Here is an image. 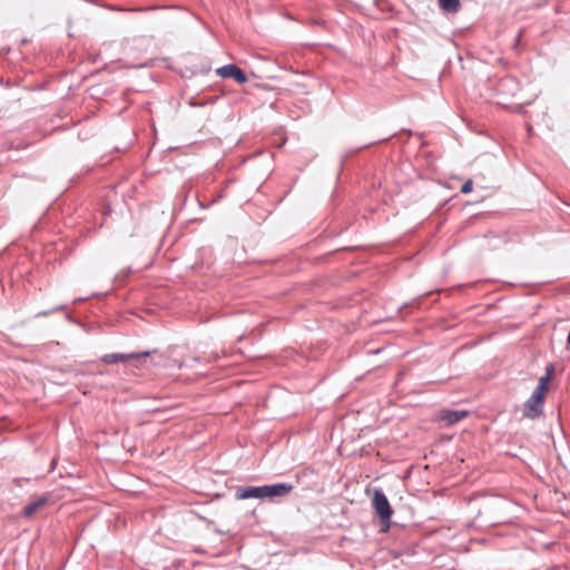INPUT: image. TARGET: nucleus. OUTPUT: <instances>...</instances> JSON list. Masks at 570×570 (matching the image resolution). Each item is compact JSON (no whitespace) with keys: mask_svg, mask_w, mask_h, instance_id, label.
Returning <instances> with one entry per match:
<instances>
[{"mask_svg":"<svg viewBox=\"0 0 570 570\" xmlns=\"http://www.w3.org/2000/svg\"><path fill=\"white\" fill-rule=\"evenodd\" d=\"M292 490L293 485L286 483L263 487L238 488L235 493V497L238 500L285 497L288 493H291Z\"/></svg>","mask_w":570,"mask_h":570,"instance_id":"f257e3e1","label":"nucleus"},{"mask_svg":"<svg viewBox=\"0 0 570 570\" xmlns=\"http://www.w3.org/2000/svg\"><path fill=\"white\" fill-rule=\"evenodd\" d=\"M372 504L381 519L382 522V531H387L390 528V515L391 509L390 503L385 494L380 490H374Z\"/></svg>","mask_w":570,"mask_h":570,"instance_id":"f03ea898","label":"nucleus"},{"mask_svg":"<svg viewBox=\"0 0 570 570\" xmlns=\"http://www.w3.org/2000/svg\"><path fill=\"white\" fill-rule=\"evenodd\" d=\"M149 352L137 354L112 353L106 354L105 356H102L101 360L106 364L134 362V365L136 367H139L142 365V358L146 360L149 356Z\"/></svg>","mask_w":570,"mask_h":570,"instance_id":"7ed1b4c3","label":"nucleus"},{"mask_svg":"<svg viewBox=\"0 0 570 570\" xmlns=\"http://www.w3.org/2000/svg\"><path fill=\"white\" fill-rule=\"evenodd\" d=\"M546 396L533 391L532 395L523 405V415L529 419H537L542 414Z\"/></svg>","mask_w":570,"mask_h":570,"instance_id":"20e7f679","label":"nucleus"},{"mask_svg":"<svg viewBox=\"0 0 570 570\" xmlns=\"http://www.w3.org/2000/svg\"><path fill=\"white\" fill-rule=\"evenodd\" d=\"M216 75L222 78H232L237 83H245L247 77L244 71L236 65H226L216 69Z\"/></svg>","mask_w":570,"mask_h":570,"instance_id":"39448f33","label":"nucleus"},{"mask_svg":"<svg viewBox=\"0 0 570 570\" xmlns=\"http://www.w3.org/2000/svg\"><path fill=\"white\" fill-rule=\"evenodd\" d=\"M468 415L469 412L465 410H441L439 412V420L445 422L446 425H453L460 422L461 420L465 419Z\"/></svg>","mask_w":570,"mask_h":570,"instance_id":"423d86ee","label":"nucleus"},{"mask_svg":"<svg viewBox=\"0 0 570 570\" xmlns=\"http://www.w3.org/2000/svg\"><path fill=\"white\" fill-rule=\"evenodd\" d=\"M49 495L48 494H43L41 495L40 498H38L37 500L30 502L29 504H27L23 509V515L26 518H31L33 517L40 509H42L48 502H49Z\"/></svg>","mask_w":570,"mask_h":570,"instance_id":"0eeeda50","label":"nucleus"},{"mask_svg":"<svg viewBox=\"0 0 570 570\" xmlns=\"http://www.w3.org/2000/svg\"><path fill=\"white\" fill-rule=\"evenodd\" d=\"M552 375H553V366L549 365L547 367L546 375L539 380V383H538L537 387L534 389V391L546 396L548 389H549V383L552 379Z\"/></svg>","mask_w":570,"mask_h":570,"instance_id":"6e6552de","label":"nucleus"},{"mask_svg":"<svg viewBox=\"0 0 570 570\" xmlns=\"http://www.w3.org/2000/svg\"><path fill=\"white\" fill-rule=\"evenodd\" d=\"M440 8L449 13H455L461 8L460 0H438Z\"/></svg>","mask_w":570,"mask_h":570,"instance_id":"1a4fd4ad","label":"nucleus"},{"mask_svg":"<svg viewBox=\"0 0 570 570\" xmlns=\"http://www.w3.org/2000/svg\"><path fill=\"white\" fill-rule=\"evenodd\" d=\"M472 188H473V181L471 179L466 180L462 186H461V193L462 194H469L470 191H472Z\"/></svg>","mask_w":570,"mask_h":570,"instance_id":"9d476101","label":"nucleus"},{"mask_svg":"<svg viewBox=\"0 0 570 570\" xmlns=\"http://www.w3.org/2000/svg\"><path fill=\"white\" fill-rule=\"evenodd\" d=\"M377 6L381 10L389 9L387 2L385 0H377Z\"/></svg>","mask_w":570,"mask_h":570,"instance_id":"9b49d317","label":"nucleus"}]
</instances>
